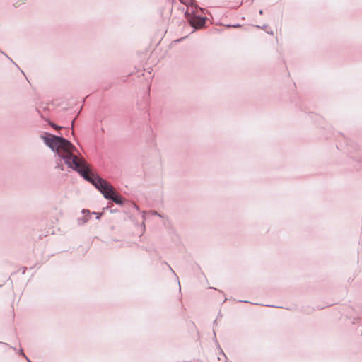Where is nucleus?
Masks as SVG:
<instances>
[{"label":"nucleus","mask_w":362,"mask_h":362,"mask_svg":"<svg viewBox=\"0 0 362 362\" xmlns=\"http://www.w3.org/2000/svg\"><path fill=\"white\" fill-rule=\"evenodd\" d=\"M45 144L56 150L59 156L71 168L76 170L86 180L91 182L106 199H112L117 204H122V197L115 191L114 187L105 180L92 173L86 161L72 154L75 147L66 139L49 134L43 137Z\"/></svg>","instance_id":"1"},{"label":"nucleus","mask_w":362,"mask_h":362,"mask_svg":"<svg viewBox=\"0 0 362 362\" xmlns=\"http://www.w3.org/2000/svg\"><path fill=\"white\" fill-rule=\"evenodd\" d=\"M49 124H50L51 127H52L55 129H62V127L57 126V125H56L54 123L49 122Z\"/></svg>","instance_id":"4"},{"label":"nucleus","mask_w":362,"mask_h":362,"mask_svg":"<svg viewBox=\"0 0 362 362\" xmlns=\"http://www.w3.org/2000/svg\"><path fill=\"white\" fill-rule=\"evenodd\" d=\"M180 1L186 6L192 5L193 3V0H180Z\"/></svg>","instance_id":"3"},{"label":"nucleus","mask_w":362,"mask_h":362,"mask_svg":"<svg viewBox=\"0 0 362 362\" xmlns=\"http://www.w3.org/2000/svg\"><path fill=\"white\" fill-rule=\"evenodd\" d=\"M187 14L188 16L187 19L189 24L194 28L199 29L204 25L206 23V20L204 18L197 16L189 15L188 11L187 12Z\"/></svg>","instance_id":"2"}]
</instances>
